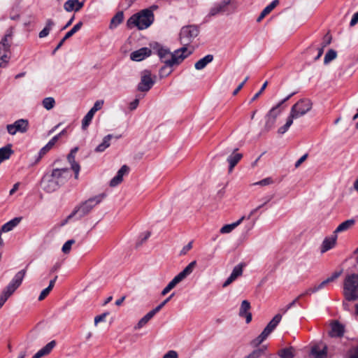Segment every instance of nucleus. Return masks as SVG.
Instances as JSON below:
<instances>
[{
  "label": "nucleus",
  "instance_id": "f257e3e1",
  "mask_svg": "<svg viewBox=\"0 0 358 358\" xmlns=\"http://www.w3.org/2000/svg\"><path fill=\"white\" fill-rule=\"evenodd\" d=\"M71 176V171L67 168L55 169L43 176L41 182V187L48 193L53 192L64 185Z\"/></svg>",
  "mask_w": 358,
  "mask_h": 358
},
{
  "label": "nucleus",
  "instance_id": "f03ea898",
  "mask_svg": "<svg viewBox=\"0 0 358 358\" xmlns=\"http://www.w3.org/2000/svg\"><path fill=\"white\" fill-rule=\"evenodd\" d=\"M157 8V6H152L150 8L141 10L138 13L134 14L127 22V27L131 29L136 27L139 30L148 29L154 22L155 15L153 10Z\"/></svg>",
  "mask_w": 358,
  "mask_h": 358
},
{
  "label": "nucleus",
  "instance_id": "7ed1b4c3",
  "mask_svg": "<svg viewBox=\"0 0 358 358\" xmlns=\"http://www.w3.org/2000/svg\"><path fill=\"white\" fill-rule=\"evenodd\" d=\"M192 52V50H189L187 47H182L173 52H171L168 48L163 47H160L157 50L158 56L169 67L179 64Z\"/></svg>",
  "mask_w": 358,
  "mask_h": 358
},
{
  "label": "nucleus",
  "instance_id": "20e7f679",
  "mask_svg": "<svg viewBox=\"0 0 358 358\" xmlns=\"http://www.w3.org/2000/svg\"><path fill=\"white\" fill-rule=\"evenodd\" d=\"M104 196L105 195L103 194L96 195L81 203L79 206L76 208L75 210L59 224V227L65 225L68 222L69 220H70L76 215H78V218H81L83 216L88 214L94 206H96V205L101 202Z\"/></svg>",
  "mask_w": 358,
  "mask_h": 358
},
{
  "label": "nucleus",
  "instance_id": "39448f33",
  "mask_svg": "<svg viewBox=\"0 0 358 358\" xmlns=\"http://www.w3.org/2000/svg\"><path fill=\"white\" fill-rule=\"evenodd\" d=\"M343 295L347 301L358 300V274L346 275L343 282Z\"/></svg>",
  "mask_w": 358,
  "mask_h": 358
},
{
  "label": "nucleus",
  "instance_id": "423d86ee",
  "mask_svg": "<svg viewBox=\"0 0 358 358\" xmlns=\"http://www.w3.org/2000/svg\"><path fill=\"white\" fill-rule=\"evenodd\" d=\"M196 265V261H192L190 262L181 272H180L177 275H176L171 281L164 288L162 291V295L164 296L167 294L172 289H173L177 284L180 282L185 278H186L188 275H189L194 271L195 266Z\"/></svg>",
  "mask_w": 358,
  "mask_h": 358
},
{
  "label": "nucleus",
  "instance_id": "0eeeda50",
  "mask_svg": "<svg viewBox=\"0 0 358 358\" xmlns=\"http://www.w3.org/2000/svg\"><path fill=\"white\" fill-rule=\"evenodd\" d=\"M281 319V315H275L274 317L269 322L267 326L264 328L263 331L256 338L251 341V345L253 347H257L262 343H263L268 338L270 334L275 329Z\"/></svg>",
  "mask_w": 358,
  "mask_h": 358
},
{
  "label": "nucleus",
  "instance_id": "6e6552de",
  "mask_svg": "<svg viewBox=\"0 0 358 358\" xmlns=\"http://www.w3.org/2000/svg\"><path fill=\"white\" fill-rule=\"evenodd\" d=\"M199 29L196 25H187L182 27L180 32V41L183 47H187L199 35Z\"/></svg>",
  "mask_w": 358,
  "mask_h": 358
},
{
  "label": "nucleus",
  "instance_id": "1a4fd4ad",
  "mask_svg": "<svg viewBox=\"0 0 358 358\" xmlns=\"http://www.w3.org/2000/svg\"><path fill=\"white\" fill-rule=\"evenodd\" d=\"M156 76L152 75L150 71L144 70L141 73V81L137 90L140 92H148L155 83Z\"/></svg>",
  "mask_w": 358,
  "mask_h": 358
},
{
  "label": "nucleus",
  "instance_id": "9d476101",
  "mask_svg": "<svg viewBox=\"0 0 358 358\" xmlns=\"http://www.w3.org/2000/svg\"><path fill=\"white\" fill-rule=\"evenodd\" d=\"M312 108V102L309 99H302L296 103L291 108L292 117H300L306 114Z\"/></svg>",
  "mask_w": 358,
  "mask_h": 358
},
{
  "label": "nucleus",
  "instance_id": "9b49d317",
  "mask_svg": "<svg viewBox=\"0 0 358 358\" xmlns=\"http://www.w3.org/2000/svg\"><path fill=\"white\" fill-rule=\"evenodd\" d=\"M25 273V270H21L17 272L11 282L8 285V286H6L2 292L10 297L16 290V289L21 285Z\"/></svg>",
  "mask_w": 358,
  "mask_h": 358
},
{
  "label": "nucleus",
  "instance_id": "f8f14e48",
  "mask_svg": "<svg viewBox=\"0 0 358 358\" xmlns=\"http://www.w3.org/2000/svg\"><path fill=\"white\" fill-rule=\"evenodd\" d=\"M29 128V122L25 119H20L14 122L13 124L6 126L7 131L9 134L13 136L17 132L25 133Z\"/></svg>",
  "mask_w": 358,
  "mask_h": 358
},
{
  "label": "nucleus",
  "instance_id": "ddd939ff",
  "mask_svg": "<svg viewBox=\"0 0 358 358\" xmlns=\"http://www.w3.org/2000/svg\"><path fill=\"white\" fill-rule=\"evenodd\" d=\"M234 0H222L220 2L215 3L209 10V16H215L220 13L227 11V6H229Z\"/></svg>",
  "mask_w": 358,
  "mask_h": 358
},
{
  "label": "nucleus",
  "instance_id": "4468645a",
  "mask_svg": "<svg viewBox=\"0 0 358 358\" xmlns=\"http://www.w3.org/2000/svg\"><path fill=\"white\" fill-rule=\"evenodd\" d=\"M245 264H239L234 266L232 270L231 275L226 280V281L223 284V287H226L231 284L234 281H235L238 277L243 275V268Z\"/></svg>",
  "mask_w": 358,
  "mask_h": 358
},
{
  "label": "nucleus",
  "instance_id": "2eb2a0df",
  "mask_svg": "<svg viewBox=\"0 0 358 358\" xmlns=\"http://www.w3.org/2000/svg\"><path fill=\"white\" fill-rule=\"evenodd\" d=\"M151 50L148 48H142L134 51L130 55V58L133 61L140 62L151 55Z\"/></svg>",
  "mask_w": 358,
  "mask_h": 358
},
{
  "label": "nucleus",
  "instance_id": "dca6fc26",
  "mask_svg": "<svg viewBox=\"0 0 358 358\" xmlns=\"http://www.w3.org/2000/svg\"><path fill=\"white\" fill-rule=\"evenodd\" d=\"M128 171L129 167L127 165H123L117 171L116 176L110 181V186L114 187L120 184L124 176L128 173Z\"/></svg>",
  "mask_w": 358,
  "mask_h": 358
},
{
  "label": "nucleus",
  "instance_id": "f3484780",
  "mask_svg": "<svg viewBox=\"0 0 358 358\" xmlns=\"http://www.w3.org/2000/svg\"><path fill=\"white\" fill-rule=\"evenodd\" d=\"M336 240L337 235L334 233L331 236L325 238L322 244L321 252L324 253L334 248L336 245Z\"/></svg>",
  "mask_w": 358,
  "mask_h": 358
},
{
  "label": "nucleus",
  "instance_id": "a211bd4d",
  "mask_svg": "<svg viewBox=\"0 0 358 358\" xmlns=\"http://www.w3.org/2000/svg\"><path fill=\"white\" fill-rule=\"evenodd\" d=\"M22 217H17L12 219L8 222L5 223L1 228L0 231L2 233H7L12 231L21 222Z\"/></svg>",
  "mask_w": 358,
  "mask_h": 358
},
{
  "label": "nucleus",
  "instance_id": "6ab92c4d",
  "mask_svg": "<svg viewBox=\"0 0 358 358\" xmlns=\"http://www.w3.org/2000/svg\"><path fill=\"white\" fill-rule=\"evenodd\" d=\"M294 94V93H292L290 94L289 95H288L287 97H285L284 99H282L280 103H278L276 106H273L269 111L268 113H267L268 115H269L270 116H272V117H273L274 119L276 120V118L278 117V116L282 112V109L280 108V106L285 103V101H287V100H289L293 95Z\"/></svg>",
  "mask_w": 358,
  "mask_h": 358
},
{
  "label": "nucleus",
  "instance_id": "aec40b11",
  "mask_svg": "<svg viewBox=\"0 0 358 358\" xmlns=\"http://www.w3.org/2000/svg\"><path fill=\"white\" fill-rule=\"evenodd\" d=\"M13 37V31L10 29L5 34L3 38L1 39L0 43V48L3 50V51L10 52V40Z\"/></svg>",
  "mask_w": 358,
  "mask_h": 358
},
{
  "label": "nucleus",
  "instance_id": "412c9836",
  "mask_svg": "<svg viewBox=\"0 0 358 358\" xmlns=\"http://www.w3.org/2000/svg\"><path fill=\"white\" fill-rule=\"evenodd\" d=\"M327 354V347L326 345L322 348L317 345H315L311 349V355L314 358H326Z\"/></svg>",
  "mask_w": 358,
  "mask_h": 358
},
{
  "label": "nucleus",
  "instance_id": "4be33fe9",
  "mask_svg": "<svg viewBox=\"0 0 358 358\" xmlns=\"http://www.w3.org/2000/svg\"><path fill=\"white\" fill-rule=\"evenodd\" d=\"M355 223L354 219H350L340 224L338 227L335 229L334 233L337 235L338 233L345 231L352 228Z\"/></svg>",
  "mask_w": 358,
  "mask_h": 358
},
{
  "label": "nucleus",
  "instance_id": "5701e85b",
  "mask_svg": "<svg viewBox=\"0 0 358 358\" xmlns=\"http://www.w3.org/2000/svg\"><path fill=\"white\" fill-rule=\"evenodd\" d=\"M13 153L12 145L8 144L0 148V164L6 159H8L11 155Z\"/></svg>",
  "mask_w": 358,
  "mask_h": 358
},
{
  "label": "nucleus",
  "instance_id": "b1692460",
  "mask_svg": "<svg viewBox=\"0 0 358 358\" xmlns=\"http://www.w3.org/2000/svg\"><path fill=\"white\" fill-rule=\"evenodd\" d=\"M245 217L242 216L238 221L233 222L229 224H226L223 226L220 231L221 234H229L236 227H237L244 220Z\"/></svg>",
  "mask_w": 358,
  "mask_h": 358
},
{
  "label": "nucleus",
  "instance_id": "393cba45",
  "mask_svg": "<svg viewBox=\"0 0 358 358\" xmlns=\"http://www.w3.org/2000/svg\"><path fill=\"white\" fill-rule=\"evenodd\" d=\"M213 59V56L212 55H208L200 59L198 62L195 63V69L196 70H201L204 69L207 64L210 63Z\"/></svg>",
  "mask_w": 358,
  "mask_h": 358
},
{
  "label": "nucleus",
  "instance_id": "a878e982",
  "mask_svg": "<svg viewBox=\"0 0 358 358\" xmlns=\"http://www.w3.org/2000/svg\"><path fill=\"white\" fill-rule=\"evenodd\" d=\"M243 157L242 154L241 153H233L227 158V162L229 164V171L231 172L234 166L238 163V162Z\"/></svg>",
  "mask_w": 358,
  "mask_h": 358
},
{
  "label": "nucleus",
  "instance_id": "bb28decb",
  "mask_svg": "<svg viewBox=\"0 0 358 358\" xmlns=\"http://www.w3.org/2000/svg\"><path fill=\"white\" fill-rule=\"evenodd\" d=\"M55 24V22L52 19L47 20L45 27L39 32V38H42L46 37Z\"/></svg>",
  "mask_w": 358,
  "mask_h": 358
},
{
  "label": "nucleus",
  "instance_id": "cd10ccee",
  "mask_svg": "<svg viewBox=\"0 0 358 358\" xmlns=\"http://www.w3.org/2000/svg\"><path fill=\"white\" fill-rule=\"evenodd\" d=\"M343 327L338 322H334L331 325L330 335L332 337H340L343 334Z\"/></svg>",
  "mask_w": 358,
  "mask_h": 358
},
{
  "label": "nucleus",
  "instance_id": "c85d7f7f",
  "mask_svg": "<svg viewBox=\"0 0 358 358\" xmlns=\"http://www.w3.org/2000/svg\"><path fill=\"white\" fill-rule=\"evenodd\" d=\"M55 345L56 341H52L50 343H48L46 345H45L43 348H42L41 350H39L36 353L39 355L40 357L41 358L50 354L52 349L55 347Z\"/></svg>",
  "mask_w": 358,
  "mask_h": 358
},
{
  "label": "nucleus",
  "instance_id": "c756f323",
  "mask_svg": "<svg viewBox=\"0 0 358 358\" xmlns=\"http://www.w3.org/2000/svg\"><path fill=\"white\" fill-rule=\"evenodd\" d=\"M67 159L71 166L72 170L75 172V178H78L80 171V165L75 161V155H73V152L68 155Z\"/></svg>",
  "mask_w": 358,
  "mask_h": 358
},
{
  "label": "nucleus",
  "instance_id": "7c9ffc66",
  "mask_svg": "<svg viewBox=\"0 0 358 358\" xmlns=\"http://www.w3.org/2000/svg\"><path fill=\"white\" fill-rule=\"evenodd\" d=\"M58 140L59 136H55L44 147H43L39 152L40 157H41L42 156L45 155L49 150H50Z\"/></svg>",
  "mask_w": 358,
  "mask_h": 358
},
{
  "label": "nucleus",
  "instance_id": "2f4dec72",
  "mask_svg": "<svg viewBox=\"0 0 358 358\" xmlns=\"http://www.w3.org/2000/svg\"><path fill=\"white\" fill-rule=\"evenodd\" d=\"M124 19V14L122 11H120L115 14V15L111 19L110 23V29H113L116 28Z\"/></svg>",
  "mask_w": 358,
  "mask_h": 358
},
{
  "label": "nucleus",
  "instance_id": "473e14b6",
  "mask_svg": "<svg viewBox=\"0 0 358 358\" xmlns=\"http://www.w3.org/2000/svg\"><path fill=\"white\" fill-rule=\"evenodd\" d=\"M113 137V136L112 134H108L103 139V142L95 148V151L97 152H103L106 148H108L110 146V141L112 139Z\"/></svg>",
  "mask_w": 358,
  "mask_h": 358
},
{
  "label": "nucleus",
  "instance_id": "72a5a7b5",
  "mask_svg": "<svg viewBox=\"0 0 358 358\" xmlns=\"http://www.w3.org/2000/svg\"><path fill=\"white\" fill-rule=\"evenodd\" d=\"M297 118H298L297 117H292V113L290 111L289 115L287 117L286 123L285 124L284 126H282L278 129V132L280 134H285L289 129L290 126L292 124L294 119H297Z\"/></svg>",
  "mask_w": 358,
  "mask_h": 358
},
{
  "label": "nucleus",
  "instance_id": "f704fd0d",
  "mask_svg": "<svg viewBox=\"0 0 358 358\" xmlns=\"http://www.w3.org/2000/svg\"><path fill=\"white\" fill-rule=\"evenodd\" d=\"M329 283V281L326 279L325 280L322 281L318 285H315L313 287L308 288L307 290H306V292H304V294L310 295L313 293L317 292V291L324 288Z\"/></svg>",
  "mask_w": 358,
  "mask_h": 358
},
{
  "label": "nucleus",
  "instance_id": "c9c22d12",
  "mask_svg": "<svg viewBox=\"0 0 358 358\" xmlns=\"http://www.w3.org/2000/svg\"><path fill=\"white\" fill-rule=\"evenodd\" d=\"M9 52L3 51L1 48H0V67L5 68L9 62L10 57L8 53Z\"/></svg>",
  "mask_w": 358,
  "mask_h": 358
},
{
  "label": "nucleus",
  "instance_id": "e433bc0d",
  "mask_svg": "<svg viewBox=\"0 0 358 358\" xmlns=\"http://www.w3.org/2000/svg\"><path fill=\"white\" fill-rule=\"evenodd\" d=\"M42 104L46 110H50L54 108L55 105V101L52 97H46L43 100Z\"/></svg>",
  "mask_w": 358,
  "mask_h": 358
},
{
  "label": "nucleus",
  "instance_id": "4c0bfd02",
  "mask_svg": "<svg viewBox=\"0 0 358 358\" xmlns=\"http://www.w3.org/2000/svg\"><path fill=\"white\" fill-rule=\"evenodd\" d=\"M250 308V302L247 300L243 301L239 310V315L243 317L246 313H248V311L249 310Z\"/></svg>",
  "mask_w": 358,
  "mask_h": 358
},
{
  "label": "nucleus",
  "instance_id": "58836bf2",
  "mask_svg": "<svg viewBox=\"0 0 358 358\" xmlns=\"http://www.w3.org/2000/svg\"><path fill=\"white\" fill-rule=\"evenodd\" d=\"M94 117V114L90 113V111L86 114L84 118L82 120V129H86L89 124H90L92 118Z\"/></svg>",
  "mask_w": 358,
  "mask_h": 358
},
{
  "label": "nucleus",
  "instance_id": "ea45409f",
  "mask_svg": "<svg viewBox=\"0 0 358 358\" xmlns=\"http://www.w3.org/2000/svg\"><path fill=\"white\" fill-rule=\"evenodd\" d=\"M83 26V22H79L76 25L73 26V27L64 36V39H68L70 37H71L75 33H76Z\"/></svg>",
  "mask_w": 358,
  "mask_h": 358
},
{
  "label": "nucleus",
  "instance_id": "a19ab883",
  "mask_svg": "<svg viewBox=\"0 0 358 358\" xmlns=\"http://www.w3.org/2000/svg\"><path fill=\"white\" fill-rule=\"evenodd\" d=\"M336 56H337L336 52L335 50L331 49L325 55L324 62L325 64H328L331 61L336 59Z\"/></svg>",
  "mask_w": 358,
  "mask_h": 358
},
{
  "label": "nucleus",
  "instance_id": "79ce46f5",
  "mask_svg": "<svg viewBox=\"0 0 358 358\" xmlns=\"http://www.w3.org/2000/svg\"><path fill=\"white\" fill-rule=\"evenodd\" d=\"M278 355L281 358H293L292 348H284Z\"/></svg>",
  "mask_w": 358,
  "mask_h": 358
},
{
  "label": "nucleus",
  "instance_id": "37998d69",
  "mask_svg": "<svg viewBox=\"0 0 358 358\" xmlns=\"http://www.w3.org/2000/svg\"><path fill=\"white\" fill-rule=\"evenodd\" d=\"M265 118H266L265 128L266 130H269L273 127L276 120L268 114H266Z\"/></svg>",
  "mask_w": 358,
  "mask_h": 358
},
{
  "label": "nucleus",
  "instance_id": "c03bdc74",
  "mask_svg": "<svg viewBox=\"0 0 358 358\" xmlns=\"http://www.w3.org/2000/svg\"><path fill=\"white\" fill-rule=\"evenodd\" d=\"M77 0H68L64 4V8L67 12H71L72 10H75V6Z\"/></svg>",
  "mask_w": 358,
  "mask_h": 358
},
{
  "label": "nucleus",
  "instance_id": "a18cd8bd",
  "mask_svg": "<svg viewBox=\"0 0 358 358\" xmlns=\"http://www.w3.org/2000/svg\"><path fill=\"white\" fill-rule=\"evenodd\" d=\"M279 3L278 0H274L269 5H268L266 7L264 8L263 11L268 15L270 13Z\"/></svg>",
  "mask_w": 358,
  "mask_h": 358
},
{
  "label": "nucleus",
  "instance_id": "49530a36",
  "mask_svg": "<svg viewBox=\"0 0 358 358\" xmlns=\"http://www.w3.org/2000/svg\"><path fill=\"white\" fill-rule=\"evenodd\" d=\"M74 243L75 241L73 239L67 241L62 246V252L65 254H68L70 252L71 246Z\"/></svg>",
  "mask_w": 358,
  "mask_h": 358
},
{
  "label": "nucleus",
  "instance_id": "de8ad7c7",
  "mask_svg": "<svg viewBox=\"0 0 358 358\" xmlns=\"http://www.w3.org/2000/svg\"><path fill=\"white\" fill-rule=\"evenodd\" d=\"M103 105V100L96 101L94 103L93 107L89 111L94 115V113L97 110H100L102 108Z\"/></svg>",
  "mask_w": 358,
  "mask_h": 358
},
{
  "label": "nucleus",
  "instance_id": "09e8293b",
  "mask_svg": "<svg viewBox=\"0 0 358 358\" xmlns=\"http://www.w3.org/2000/svg\"><path fill=\"white\" fill-rule=\"evenodd\" d=\"M150 321V320L146 317V315L143 316L139 321L136 324V325L134 327V329L136 330H138V329H141L142 327H143L148 322Z\"/></svg>",
  "mask_w": 358,
  "mask_h": 358
},
{
  "label": "nucleus",
  "instance_id": "8fccbe9b",
  "mask_svg": "<svg viewBox=\"0 0 358 358\" xmlns=\"http://www.w3.org/2000/svg\"><path fill=\"white\" fill-rule=\"evenodd\" d=\"M273 182V180L271 178H264L259 182H255L253 185H261V186H266L271 185Z\"/></svg>",
  "mask_w": 358,
  "mask_h": 358
},
{
  "label": "nucleus",
  "instance_id": "3c124183",
  "mask_svg": "<svg viewBox=\"0 0 358 358\" xmlns=\"http://www.w3.org/2000/svg\"><path fill=\"white\" fill-rule=\"evenodd\" d=\"M171 68V67H169L168 66H166V64L164 66L162 67L159 71L160 76L164 77V76H167L168 75H169L172 72V70Z\"/></svg>",
  "mask_w": 358,
  "mask_h": 358
},
{
  "label": "nucleus",
  "instance_id": "603ef678",
  "mask_svg": "<svg viewBox=\"0 0 358 358\" xmlns=\"http://www.w3.org/2000/svg\"><path fill=\"white\" fill-rule=\"evenodd\" d=\"M52 289V287H50L49 285L48 287H46L45 289H44L43 290H42V292H41L39 296H38V300L39 301H42L43 300L48 294L50 292V291Z\"/></svg>",
  "mask_w": 358,
  "mask_h": 358
},
{
  "label": "nucleus",
  "instance_id": "864d4df0",
  "mask_svg": "<svg viewBox=\"0 0 358 358\" xmlns=\"http://www.w3.org/2000/svg\"><path fill=\"white\" fill-rule=\"evenodd\" d=\"M267 85H268V82L266 81L263 85L262 86L261 89L259 91H258L257 93H256L255 94V96L252 97L251 101H254L255 100H256L261 94L262 93L264 92V90L266 89V87H267Z\"/></svg>",
  "mask_w": 358,
  "mask_h": 358
},
{
  "label": "nucleus",
  "instance_id": "5fc2aeb1",
  "mask_svg": "<svg viewBox=\"0 0 358 358\" xmlns=\"http://www.w3.org/2000/svg\"><path fill=\"white\" fill-rule=\"evenodd\" d=\"M108 315V313H104L101 315H97L94 317V324L97 325V324L100 322H102L105 320L106 317Z\"/></svg>",
  "mask_w": 358,
  "mask_h": 358
},
{
  "label": "nucleus",
  "instance_id": "6e6d98bb",
  "mask_svg": "<svg viewBox=\"0 0 358 358\" xmlns=\"http://www.w3.org/2000/svg\"><path fill=\"white\" fill-rule=\"evenodd\" d=\"M331 36L329 34H327L324 36L323 42L322 43V46L325 48L326 46H327L329 44L331 43Z\"/></svg>",
  "mask_w": 358,
  "mask_h": 358
},
{
  "label": "nucleus",
  "instance_id": "4d7b16f0",
  "mask_svg": "<svg viewBox=\"0 0 358 358\" xmlns=\"http://www.w3.org/2000/svg\"><path fill=\"white\" fill-rule=\"evenodd\" d=\"M173 294H171L168 298L163 301L160 304L156 307V310L159 311L173 297Z\"/></svg>",
  "mask_w": 358,
  "mask_h": 358
},
{
  "label": "nucleus",
  "instance_id": "13d9d810",
  "mask_svg": "<svg viewBox=\"0 0 358 358\" xmlns=\"http://www.w3.org/2000/svg\"><path fill=\"white\" fill-rule=\"evenodd\" d=\"M348 353L350 358H358V346L352 348Z\"/></svg>",
  "mask_w": 358,
  "mask_h": 358
},
{
  "label": "nucleus",
  "instance_id": "bf43d9fd",
  "mask_svg": "<svg viewBox=\"0 0 358 358\" xmlns=\"http://www.w3.org/2000/svg\"><path fill=\"white\" fill-rule=\"evenodd\" d=\"M178 353L175 350H170L166 353L163 358H178Z\"/></svg>",
  "mask_w": 358,
  "mask_h": 358
},
{
  "label": "nucleus",
  "instance_id": "052dcab7",
  "mask_svg": "<svg viewBox=\"0 0 358 358\" xmlns=\"http://www.w3.org/2000/svg\"><path fill=\"white\" fill-rule=\"evenodd\" d=\"M248 80V77H246L245 78V80L238 85V86L237 87V88L233 92V95L235 96L236 95L238 92L243 87L245 83L247 82V80Z\"/></svg>",
  "mask_w": 358,
  "mask_h": 358
},
{
  "label": "nucleus",
  "instance_id": "680f3d73",
  "mask_svg": "<svg viewBox=\"0 0 358 358\" xmlns=\"http://www.w3.org/2000/svg\"><path fill=\"white\" fill-rule=\"evenodd\" d=\"M306 295V294H304V293L300 294L297 298H296L294 301H292L289 304L287 305L286 309L285 310V312L289 309L291 307L294 306L300 298Z\"/></svg>",
  "mask_w": 358,
  "mask_h": 358
},
{
  "label": "nucleus",
  "instance_id": "e2e57ef3",
  "mask_svg": "<svg viewBox=\"0 0 358 358\" xmlns=\"http://www.w3.org/2000/svg\"><path fill=\"white\" fill-rule=\"evenodd\" d=\"M192 248V243L189 242L185 246L183 247L182 250L180 252L181 255H185L189 250Z\"/></svg>",
  "mask_w": 358,
  "mask_h": 358
},
{
  "label": "nucleus",
  "instance_id": "0e129e2a",
  "mask_svg": "<svg viewBox=\"0 0 358 358\" xmlns=\"http://www.w3.org/2000/svg\"><path fill=\"white\" fill-rule=\"evenodd\" d=\"M308 155L305 154L303 156H301L299 160L295 164V167L298 168L299 166L307 159Z\"/></svg>",
  "mask_w": 358,
  "mask_h": 358
},
{
  "label": "nucleus",
  "instance_id": "69168bd1",
  "mask_svg": "<svg viewBox=\"0 0 358 358\" xmlns=\"http://www.w3.org/2000/svg\"><path fill=\"white\" fill-rule=\"evenodd\" d=\"M138 103H139L138 99H136L135 100H134L132 102L130 103L129 109L131 110H135L137 108V106H138Z\"/></svg>",
  "mask_w": 358,
  "mask_h": 358
},
{
  "label": "nucleus",
  "instance_id": "338daca9",
  "mask_svg": "<svg viewBox=\"0 0 358 358\" xmlns=\"http://www.w3.org/2000/svg\"><path fill=\"white\" fill-rule=\"evenodd\" d=\"M8 298V296L3 294V292L1 293L0 296V308L3 306V305L5 303V302L7 301Z\"/></svg>",
  "mask_w": 358,
  "mask_h": 358
},
{
  "label": "nucleus",
  "instance_id": "774afa93",
  "mask_svg": "<svg viewBox=\"0 0 358 358\" xmlns=\"http://www.w3.org/2000/svg\"><path fill=\"white\" fill-rule=\"evenodd\" d=\"M358 22V12L355 13L352 17L350 25L351 27L355 26Z\"/></svg>",
  "mask_w": 358,
  "mask_h": 358
}]
</instances>
